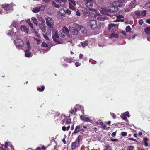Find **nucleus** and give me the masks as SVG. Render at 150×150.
<instances>
[{"label":"nucleus","mask_w":150,"mask_h":150,"mask_svg":"<svg viewBox=\"0 0 150 150\" xmlns=\"http://www.w3.org/2000/svg\"><path fill=\"white\" fill-rule=\"evenodd\" d=\"M144 31L147 34L150 33V26L146 27L144 29Z\"/></svg>","instance_id":"obj_36"},{"label":"nucleus","mask_w":150,"mask_h":150,"mask_svg":"<svg viewBox=\"0 0 150 150\" xmlns=\"http://www.w3.org/2000/svg\"><path fill=\"white\" fill-rule=\"evenodd\" d=\"M21 31L23 32H24L26 33H28L29 31V30L28 28L25 25H22L21 28Z\"/></svg>","instance_id":"obj_26"},{"label":"nucleus","mask_w":150,"mask_h":150,"mask_svg":"<svg viewBox=\"0 0 150 150\" xmlns=\"http://www.w3.org/2000/svg\"><path fill=\"white\" fill-rule=\"evenodd\" d=\"M8 143L7 142H6L5 143V147L6 148H7L8 147Z\"/></svg>","instance_id":"obj_63"},{"label":"nucleus","mask_w":150,"mask_h":150,"mask_svg":"<svg viewBox=\"0 0 150 150\" xmlns=\"http://www.w3.org/2000/svg\"><path fill=\"white\" fill-rule=\"evenodd\" d=\"M57 119L58 120H62L61 122L64 124H69L71 122V119L69 116H65L64 115L59 114L57 117Z\"/></svg>","instance_id":"obj_4"},{"label":"nucleus","mask_w":150,"mask_h":150,"mask_svg":"<svg viewBox=\"0 0 150 150\" xmlns=\"http://www.w3.org/2000/svg\"><path fill=\"white\" fill-rule=\"evenodd\" d=\"M102 128L104 129H106V125L105 124H103L102 126Z\"/></svg>","instance_id":"obj_59"},{"label":"nucleus","mask_w":150,"mask_h":150,"mask_svg":"<svg viewBox=\"0 0 150 150\" xmlns=\"http://www.w3.org/2000/svg\"><path fill=\"white\" fill-rule=\"evenodd\" d=\"M93 11L96 13V14L94 15V17H96L97 16H98L97 18V19L99 20H102L103 18L101 17V16L100 15V13H99L97 12L96 10L95 9H93Z\"/></svg>","instance_id":"obj_21"},{"label":"nucleus","mask_w":150,"mask_h":150,"mask_svg":"<svg viewBox=\"0 0 150 150\" xmlns=\"http://www.w3.org/2000/svg\"><path fill=\"white\" fill-rule=\"evenodd\" d=\"M125 23H126V24H129L131 25L133 24V21H130L128 22H125Z\"/></svg>","instance_id":"obj_55"},{"label":"nucleus","mask_w":150,"mask_h":150,"mask_svg":"<svg viewBox=\"0 0 150 150\" xmlns=\"http://www.w3.org/2000/svg\"><path fill=\"white\" fill-rule=\"evenodd\" d=\"M45 18L46 24L49 27L46 30L45 25L43 23L40 24L39 25L40 30L44 32L46 34L50 35L54 24V20L52 18L47 16L45 17Z\"/></svg>","instance_id":"obj_1"},{"label":"nucleus","mask_w":150,"mask_h":150,"mask_svg":"<svg viewBox=\"0 0 150 150\" xmlns=\"http://www.w3.org/2000/svg\"><path fill=\"white\" fill-rule=\"evenodd\" d=\"M14 41V42L17 48L20 49L24 45V43L22 39L18 37Z\"/></svg>","instance_id":"obj_7"},{"label":"nucleus","mask_w":150,"mask_h":150,"mask_svg":"<svg viewBox=\"0 0 150 150\" xmlns=\"http://www.w3.org/2000/svg\"><path fill=\"white\" fill-rule=\"evenodd\" d=\"M116 26V25L115 24L113 23H110L108 25V27L109 30H114L115 29Z\"/></svg>","instance_id":"obj_24"},{"label":"nucleus","mask_w":150,"mask_h":150,"mask_svg":"<svg viewBox=\"0 0 150 150\" xmlns=\"http://www.w3.org/2000/svg\"><path fill=\"white\" fill-rule=\"evenodd\" d=\"M68 1L69 8L75 11L76 9L75 6L76 5L75 1L73 0H68Z\"/></svg>","instance_id":"obj_15"},{"label":"nucleus","mask_w":150,"mask_h":150,"mask_svg":"<svg viewBox=\"0 0 150 150\" xmlns=\"http://www.w3.org/2000/svg\"><path fill=\"white\" fill-rule=\"evenodd\" d=\"M117 19L115 20V22H123L124 21L123 19H120L123 18L124 16L123 15H118L116 16Z\"/></svg>","instance_id":"obj_23"},{"label":"nucleus","mask_w":150,"mask_h":150,"mask_svg":"<svg viewBox=\"0 0 150 150\" xmlns=\"http://www.w3.org/2000/svg\"><path fill=\"white\" fill-rule=\"evenodd\" d=\"M62 129L64 131H67V127L65 126H63L62 128Z\"/></svg>","instance_id":"obj_61"},{"label":"nucleus","mask_w":150,"mask_h":150,"mask_svg":"<svg viewBox=\"0 0 150 150\" xmlns=\"http://www.w3.org/2000/svg\"><path fill=\"white\" fill-rule=\"evenodd\" d=\"M59 13L62 16H65L66 14L70 15L71 14V11L69 9H67L66 11L64 9H60L59 11Z\"/></svg>","instance_id":"obj_16"},{"label":"nucleus","mask_w":150,"mask_h":150,"mask_svg":"<svg viewBox=\"0 0 150 150\" xmlns=\"http://www.w3.org/2000/svg\"><path fill=\"white\" fill-rule=\"evenodd\" d=\"M32 11L35 13L39 12L40 11V10L38 6L33 8L32 10Z\"/></svg>","instance_id":"obj_40"},{"label":"nucleus","mask_w":150,"mask_h":150,"mask_svg":"<svg viewBox=\"0 0 150 150\" xmlns=\"http://www.w3.org/2000/svg\"><path fill=\"white\" fill-rule=\"evenodd\" d=\"M120 116L123 120H127V118L126 117L127 116L129 117H130V115L129 112L126 111L125 113H122Z\"/></svg>","instance_id":"obj_18"},{"label":"nucleus","mask_w":150,"mask_h":150,"mask_svg":"<svg viewBox=\"0 0 150 150\" xmlns=\"http://www.w3.org/2000/svg\"><path fill=\"white\" fill-rule=\"evenodd\" d=\"M126 32H129L131 29V28L129 26H127L126 27Z\"/></svg>","instance_id":"obj_48"},{"label":"nucleus","mask_w":150,"mask_h":150,"mask_svg":"<svg viewBox=\"0 0 150 150\" xmlns=\"http://www.w3.org/2000/svg\"><path fill=\"white\" fill-rule=\"evenodd\" d=\"M121 134L122 136H125L127 135V133L126 132H122Z\"/></svg>","instance_id":"obj_51"},{"label":"nucleus","mask_w":150,"mask_h":150,"mask_svg":"<svg viewBox=\"0 0 150 150\" xmlns=\"http://www.w3.org/2000/svg\"><path fill=\"white\" fill-rule=\"evenodd\" d=\"M37 16H38V19L39 21L42 22H45L44 20L40 15L38 14Z\"/></svg>","instance_id":"obj_35"},{"label":"nucleus","mask_w":150,"mask_h":150,"mask_svg":"<svg viewBox=\"0 0 150 150\" xmlns=\"http://www.w3.org/2000/svg\"><path fill=\"white\" fill-rule=\"evenodd\" d=\"M126 1V0H118V2H119V3H125Z\"/></svg>","instance_id":"obj_57"},{"label":"nucleus","mask_w":150,"mask_h":150,"mask_svg":"<svg viewBox=\"0 0 150 150\" xmlns=\"http://www.w3.org/2000/svg\"><path fill=\"white\" fill-rule=\"evenodd\" d=\"M86 6L89 8H92L95 2L94 0H85Z\"/></svg>","instance_id":"obj_12"},{"label":"nucleus","mask_w":150,"mask_h":150,"mask_svg":"<svg viewBox=\"0 0 150 150\" xmlns=\"http://www.w3.org/2000/svg\"><path fill=\"white\" fill-rule=\"evenodd\" d=\"M32 20V21L33 23L36 25H38V21L35 17H33L31 18Z\"/></svg>","instance_id":"obj_33"},{"label":"nucleus","mask_w":150,"mask_h":150,"mask_svg":"<svg viewBox=\"0 0 150 150\" xmlns=\"http://www.w3.org/2000/svg\"><path fill=\"white\" fill-rule=\"evenodd\" d=\"M132 8H131V7L129 6V8H127L125 10V12H129Z\"/></svg>","instance_id":"obj_54"},{"label":"nucleus","mask_w":150,"mask_h":150,"mask_svg":"<svg viewBox=\"0 0 150 150\" xmlns=\"http://www.w3.org/2000/svg\"><path fill=\"white\" fill-rule=\"evenodd\" d=\"M35 34L37 35V36L38 37H40V35L38 33V31L35 30Z\"/></svg>","instance_id":"obj_60"},{"label":"nucleus","mask_w":150,"mask_h":150,"mask_svg":"<svg viewBox=\"0 0 150 150\" xmlns=\"http://www.w3.org/2000/svg\"><path fill=\"white\" fill-rule=\"evenodd\" d=\"M128 150H135L134 146H128Z\"/></svg>","instance_id":"obj_42"},{"label":"nucleus","mask_w":150,"mask_h":150,"mask_svg":"<svg viewBox=\"0 0 150 150\" xmlns=\"http://www.w3.org/2000/svg\"><path fill=\"white\" fill-rule=\"evenodd\" d=\"M136 1L134 0L132 1L129 4V6L131 8H134L136 5Z\"/></svg>","instance_id":"obj_29"},{"label":"nucleus","mask_w":150,"mask_h":150,"mask_svg":"<svg viewBox=\"0 0 150 150\" xmlns=\"http://www.w3.org/2000/svg\"><path fill=\"white\" fill-rule=\"evenodd\" d=\"M43 32V36L44 37V38L46 39V40H49V38L47 36V35H47L44 32H43V31H42Z\"/></svg>","instance_id":"obj_47"},{"label":"nucleus","mask_w":150,"mask_h":150,"mask_svg":"<svg viewBox=\"0 0 150 150\" xmlns=\"http://www.w3.org/2000/svg\"><path fill=\"white\" fill-rule=\"evenodd\" d=\"M83 56H84V55L83 54H79V58L80 59H82L83 58Z\"/></svg>","instance_id":"obj_58"},{"label":"nucleus","mask_w":150,"mask_h":150,"mask_svg":"<svg viewBox=\"0 0 150 150\" xmlns=\"http://www.w3.org/2000/svg\"><path fill=\"white\" fill-rule=\"evenodd\" d=\"M67 0H61L60 2V5L62 6H64Z\"/></svg>","instance_id":"obj_37"},{"label":"nucleus","mask_w":150,"mask_h":150,"mask_svg":"<svg viewBox=\"0 0 150 150\" xmlns=\"http://www.w3.org/2000/svg\"><path fill=\"white\" fill-rule=\"evenodd\" d=\"M27 23L28 24L30 27L32 29H34L33 25V24L30 21V19H28L26 20Z\"/></svg>","instance_id":"obj_30"},{"label":"nucleus","mask_w":150,"mask_h":150,"mask_svg":"<svg viewBox=\"0 0 150 150\" xmlns=\"http://www.w3.org/2000/svg\"><path fill=\"white\" fill-rule=\"evenodd\" d=\"M77 144V143L75 142H72L71 145V149H75L78 147Z\"/></svg>","instance_id":"obj_31"},{"label":"nucleus","mask_w":150,"mask_h":150,"mask_svg":"<svg viewBox=\"0 0 150 150\" xmlns=\"http://www.w3.org/2000/svg\"><path fill=\"white\" fill-rule=\"evenodd\" d=\"M147 140L148 139L147 138H144L143 141L144 142V145L146 147H147L148 146V144L147 142Z\"/></svg>","instance_id":"obj_39"},{"label":"nucleus","mask_w":150,"mask_h":150,"mask_svg":"<svg viewBox=\"0 0 150 150\" xmlns=\"http://www.w3.org/2000/svg\"><path fill=\"white\" fill-rule=\"evenodd\" d=\"M127 140H131L133 141H137V140L136 139H135L133 138H129Z\"/></svg>","instance_id":"obj_62"},{"label":"nucleus","mask_w":150,"mask_h":150,"mask_svg":"<svg viewBox=\"0 0 150 150\" xmlns=\"http://www.w3.org/2000/svg\"><path fill=\"white\" fill-rule=\"evenodd\" d=\"M81 32L84 34H86L87 33V30L86 28L82 26H79Z\"/></svg>","instance_id":"obj_25"},{"label":"nucleus","mask_w":150,"mask_h":150,"mask_svg":"<svg viewBox=\"0 0 150 150\" xmlns=\"http://www.w3.org/2000/svg\"><path fill=\"white\" fill-rule=\"evenodd\" d=\"M48 46V45L45 42H43L41 45L42 47H47Z\"/></svg>","instance_id":"obj_43"},{"label":"nucleus","mask_w":150,"mask_h":150,"mask_svg":"<svg viewBox=\"0 0 150 150\" xmlns=\"http://www.w3.org/2000/svg\"><path fill=\"white\" fill-rule=\"evenodd\" d=\"M50 48L49 49H47V50H46L43 49H41L40 50V52L42 54H44L45 52H46L47 51H49L50 50Z\"/></svg>","instance_id":"obj_46"},{"label":"nucleus","mask_w":150,"mask_h":150,"mask_svg":"<svg viewBox=\"0 0 150 150\" xmlns=\"http://www.w3.org/2000/svg\"><path fill=\"white\" fill-rule=\"evenodd\" d=\"M15 5L14 4H5L2 5L1 6V8L3 9L4 11L2 10V9H0V14H6L8 13L9 11L13 10V7Z\"/></svg>","instance_id":"obj_2"},{"label":"nucleus","mask_w":150,"mask_h":150,"mask_svg":"<svg viewBox=\"0 0 150 150\" xmlns=\"http://www.w3.org/2000/svg\"><path fill=\"white\" fill-rule=\"evenodd\" d=\"M69 32V30L68 28L65 27L59 32V35L61 37H64Z\"/></svg>","instance_id":"obj_11"},{"label":"nucleus","mask_w":150,"mask_h":150,"mask_svg":"<svg viewBox=\"0 0 150 150\" xmlns=\"http://www.w3.org/2000/svg\"><path fill=\"white\" fill-rule=\"evenodd\" d=\"M7 34L8 35H10L13 36L14 38H17L20 35V32L16 28H12L9 30Z\"/></svg>","instance_id":"obj_5"},{"label":"nucleus","mask_w":150,"mask_h":150,"mask_svg":"<svg viewBox=\"0 0 150 150\" xmlns=\"http://www.w3.org/2000/svg\"><path fill=\"white\" fill-rule=\"evenodd\" d=\"M77 107L80 108L82 112L83 113L84 110H83V107L77 104L75 106H74V107L71 108L70 112L71 114H74L76 112V111Z\"/></svg>","instance_id":"obj_14"},{"label":"nucleus","mask_w":150,"mask_h":150,"mask_svg":"<svg viewBox=\"0 0 150 150\" xmlns=\"http://www.w3.org/2000/svg\"><path fill=\"white\" fill-rule=\"evenodd\" d=\"M59 34L58 33V32L57 30L54 31L53 32V40L56 41V39L59 38Z\"/></svg>","instance_id":"obj_22"},{"label":"nucleus","mask_w":150,"mask_h":150,"mask_svg":"<svg viewBox=\"0 0 150 150\" xmlns=\"http://www.w3.org/2000/svg\"><path fill=\"white\" fill-rule=\"evenodd\" d=\"M34 39L36 40L37 42V43L38 45L40 44L42 42V40L39 38H34Z\"/></svg>","instance_id":"obj_41"},{"label":"nucleus","mask_w":150,"mask_h":150,"mask_svg":"<svg viewBox=\"0 0 150 150\" xmlns=\"http://www.w3.org/2000/svg\"><path fill=\"white\" fill-rule=\"evenodd\" d=\"M12 26L14 27V28L17 29V27L18 26V22L16 21H14L11 25V26Z\"/></svg>","instance_id":"obj_32"},{"label":"nucleus","mask_w":150,"mask_h":150,"mask_svg":"<svg viewBox=\"0 0 150 150\" xmlns=\"http://www.w3.org/2000/svg\"><path fill=\"white\" fill-rule=\"evenodd\" d=\"M64 60L67 63H71L74 61V58L71 57H63Z\"/></svg>","instance_id":"obj_20"},{"label":"nucleus","mask_w":150,"mask_h":150,"mask_svg":"<svg viewBox=\"0 0 150 150\" xmlns=\"http://www.w3.org/2000/svg\"><path fill=\"white\" fill-rule=\"evenodd\" d=\"M38 7L39 8L40 11H43L45 9V6L43 5H41L40 6V5H39V6H38Z\"/></svg>","instance_id":"obj_44"},{"label":"nucleus","mask_w":150,"mask_h":150,"mask_svg":"<svg viewBox=\"0 0 150 150\" xmlns=\"http://www.w3.org/2000/svg\"><path fill=\"white\" fill-rule=\"evenodd\" d=\"M80 119L82 120L85 122H91L92 121L91 120L85 115H81Z\"/></svg>","instance_id":"obj_17"},{"label":"nucleus","mask_w":150,"mask_h":150,"mask_svg":"<svg viewBox=\"0 0 150 150\" xmlns=\"http://www.w3.org/2000/svg\"><path fill=\"white\" fill-rule=\"evenodd\" d=\"M105 148H106V149H107L108 150H110L112 149L111 147L110 146H107Z\"/></svg>","instance_id":"obj_52"},{"label":"nucleus","mask_w":150,"mask_h":150,"mask_svg":"<svg viewBox=\"0 0 150 150\" xmlns=\"http://www.w3.org/2000/svg\"><path fill=\"white\" fill-rule=\"evenodd\" d=\"M88 25L91 29L94 30L97 28L99 29L100 28L101 25H103L101 23H99L98 25H97V23L95 20H91L89 21Z\"/></svg>","instance_id":"obj_6"},{"label":"nucleus","mask_w":150,"mask_h":150,"mask_svg":"<svg viewBox=\"0 0 150 150\" xmlns=\"http://www.w3.org/2000/svg\"><path fill=\"white\" fill-rule=\"evenodd\" d=\"M109 38L112 39H114L118 38L119 37V35L117 33H112L109 36Z\"/></svg>","instance_id":"obj_27"},{"label":"nucleus","mask_w":150,"mask_h":150,"mask_svg":"<svg viewBox=\"0 0 150 150\" xmlns=\"http://www.w3.org/2000/svg\"><path fill=\"white\" fill-rule=\"evenodd\" d=\"M27 45L28 48L25 51V56L27 57H31L32 54L31 52H29V50L31 49V47L29 40H28L27 42Z\"/></svg>","instance_id":"obj_10"},{"label":"nucleus","mask_w":150,"mask_h":150,"mask_svg":"<svg viewBox=\"0 0 150 150\" xmlns=\"http://www.w3.org/2000/svg\"><path fill=\"white\" fill-rule=\"evenodd\" d=\"M45 89V86H44L41 87H38L37 88L38 90L40 92L43 91Z\"/></svg>","instance_id":"obj_34"},{"label":"nucleus","mask_w":150,"mask_h":150,"mask_svg":"<svg viewBox=\"0 0 150 150\" xmlns=\"http://www.w3.org/2000/svg\"><path fill=\"white\" fill-rule=\"evenodd\" d=\"M135 13L137 16L142 18L144 17L146 15V10L143 11L138 10L135 12Z\"/></svg>","instance_id":"obj_13"},{"label":"nucleus","mask_w":150,"mask_h":150,"mask_svg":"<svg viewBox=\"0 0 150 150\" xmlns=\"http://www.w3.org/2000/svg\"><path fill=\"white\" fill-rule=\"evenodd\" d=\"M139 23L140 25H142L144 23V21L142 19H141L139 21Z\"/></svg>","instance_id":"obj_53"},{"label":"nucleus","mask_w":150,"mask_h":150,"mask_svg":"<svg viewBox=\"0 0 150 150\" xmlns=\"http://www.w3.org/2000/svg\"><path fill=\"white\" fill-rule=\"evenodd\" d=\"M116 132H114L112 134L111 136L112 137H115L116 136Z\"/></svg>","instance_id":"obj_64"},{"label":"nucleus","mask_w":150,"mask_h":150,"mask_svg":"<svg viewBox=\"0 0 150 150\" xmlns=\"http://www.w3.org/2000/svg\"><path fill=\"white\" fill-rule=\"evenodd\" d=\"M111 115L113 119H116V115L114 113H111Z\"/></svg>","instance_id":"obj_50"},{"label":"nucleus","mask_w":150,"mask_h":150,"mask_svg":"<svg viewBox=\"0 0 150 150\" xmlns=\"http://www.w3.org/2000/svg\"><path fill=\"white\" fill-rule=\"evenodd\" d=\"M86 9L84 8V7H78L77 11L76 12V14L79 16H80L81 13H80L81 11H83L84 15L86 16H88L89 15V13L88 12H86Z\"/></svg>","instance_id":"obj_8"},{"label":"nucleus","mask_w":150,"mask_h":150,"mask_svg":"<svg viewBox=\"0 0 150 150\" xmlns=\"http://www.w3.org/2000/svg\"><path fill=\"white\" fill-rule=\"evenodd\" d=\"M121 6L120 3L117 1H115L113 2L112 5L109 6L107 10L108 12L111 13H113L117 11L119 8L118 7Z\"/></svg>","instance_id":"obj_3"},{"label":"nucleus","mask_w":150,"mask_h":150,"mask_svg":"<svg viewBox=\"0 0 150 150\" xmlns=\"http://www.w3.org/2000/svg\"><path fill=\"white\" fill-rule=\"evenodd\" d=\"M52 5L57 8H59L60 7L59 5L58 4H57L54 1L52 2Z\"/></svg>","instance_id":"obj_45"},{"label":"nucleus","mask_w":150,"mask_h":150,"mask_svg":"<svg viewBox=\"0 0 150 150\" xmlns=\"http://www.w3.org/2000/svg\"><path fill=\"white\" fill-rule=\"evenodd\" d=\"M82 137L81 136L79 135L78 136V137L77 138V140L78 144H79V143L82 140Z\"/></svg>","instance_id":"obj_38"},{"label":"nucleus","mask_w":150,"mask_h":150,"mask_svg":"<svg viewBox=\"0 0 150 150\" xmlns=\"http://www.w3.org/2000/svg\"><path fill=\"white\" fill-rule=\"evenodd\" d=\"M69 28L70 32L73 35H75L78 33V30L73 27L69 26Z\"/></svg>","instance_id":"obj_19"},{"label":"nucleus","mask_w":150,"mask_h":150,"mask_svg":"<svg viewBox=\"0 0 150 150\" xmlns=\"http://www.w3.org/2000/svg\"><path fill=\"white\" fill-rule=\"evenodd\" d=\"M80 43L81 44V47L83 48H85L86 46L88 45L89 43L87 40H86L84 42H81Z\"/></svg>","instance_id":"obj_28"},{"label":"nucleus","mask_w":150,"mask_h":150,"mask_svg":"<svg viewBox=\"0 0 150 150\" xmlns=\"http://www.w3.org/2000/svg\"><path fill=\"white\" fill-rule=\"evenodd\" d=\"M76 67H78L81 65V63L79 62H76L75 63Z\"/></svg>","instance_id":"obj_56"},{"label":"nucleus","mask_w":150,"mask_h":150,"mask_svg":"<svg viewBox=\"0 0 150 150\" xmlns=\"http://www.w3.org/2000/svg\"><path fill=\"white\" fill-rule=\"evenodd\" d=\"M87 128L86 126H83L82 125H77L75 127L74 131L72 134L77 133L80 131H84L85 129Z\"/></svg>","instance_id":"obj_9"},{"label":"nucleus","mask_w":150,"mask_h":150,"mask_svg":"<svg viewBox=\"0 0 150 150\" xmlns=\"http://www.w3.org/2000/svg\"><path fill=\"white\" fill-rule=\"evenodd\" d=\"M110 140L112 142H117L118 141V139H114L112 138H111L110 139Z\"/></svg>","instance_id":"obj_49"}]
</instances>
